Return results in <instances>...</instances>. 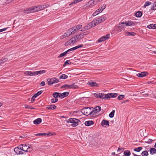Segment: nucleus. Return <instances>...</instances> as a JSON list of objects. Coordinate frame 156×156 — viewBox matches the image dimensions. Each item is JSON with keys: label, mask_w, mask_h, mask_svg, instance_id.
<instances>
[{"label": "nucleus", "mask_w": 156, "mask_h": 156, "mask_svg": "<svg viewBox=\"0 0 156 156\" xmlns=\"http://www.w3.org/2000/svg\"><path fill=\"white\" fill-rule=\"evenodd\" d=\"M63 93V97H64V98H65V97H67V96H68V95H69V92H64Z\"/></svg>", "instance_id": "52"}, {"label": "nucleus", "mask_w": 156, "mask_h": 156, "mask_svg": "<svg viewBox=\"0 0 156 156\" xmlns=\"http://www.w3.org/2000/svg\"><path fill=\"white\" fill-rule=\"evenodd\" d=\"M56 108V106L54 105H50L47 107L48 109L51 110L55 109Z\"/></svg>", "instance_id": "27"}, {"label": "nucleus", "mask_w": 156, "mask_h": 156, "mask_svg": "<svg viewBox=\"0 0 156 156\" xmlns=\"http://www.w3.org/2000/svg\"><path fill=\"white\" fill-rule=\"evenodd\" d=\"M100 12H101V10H100L99 9H97L96 11L93 14V16H96Z\"/></svg>", "instance_id": "37"}, {"label": "nucleus", "mask_w": 156, "mask_h": 156, "mask_svg": "<svg viewBox=\"0 0 156 156\" xmlns=\"http://www.w3.org/2000/svg\"><path fill=\"white\" fill-rule=\"evenodd\" d=\"M124 34L126 36H134L136 34V33L134 32H130L127 31H125L124 32Z\"/></svg>", "instance_id": "15"}, {"label": "nucleus", "mask_w": 156, "mask_h": 156, "mask_svg": "<svg viewBox=\"0 0 156 156\" xmlns=\"http://www.w3.org/2000/svg\"><path fill=\"white\" fill-rule=\"evenodd\" d=\"M118 151H120L122 152L123 151V150L122 148H118L117 150Z\"/></svg>", "instance_id": "63"}, {"label": "nucleus", "mask_w": 156, "mask_h": 156, "mask_svg": "<svg viewBox=\"0 0 156 156\" xmlns=\"http://www.w3.org/2000/svg\"><path fill=\"white\" fill-rule=\"evenodd\" d=\"M121 24H125L126 26H131L135 25V23L131 21H126L125 22H123L121 23Z\"/></svg>", "instance_id": "10"}, {"label": "nucleus", "mask_w": 156, "mask_h": 156, "mask_svg": "<svg viewBox=\"0 0 156 156\" xmlns=\"http://www.w3.org/2000/svg\"><path fill=\"white\" fill-rule=\"evenodd\" d=\"M91 28L90 26L89 25V24H88L87 25L83 27L82 29L81 30V31H84L85 30H87L89 29H90Z\"/></svg>", "instance_id": "21"}, {"label": "nucleus", "mask_w": 156, "mask_h": 156, "mask_svg": "<svg viewBox=\"0 0 156 156\" xmlns=\"http://www.w3.org/2000/svg\"><path fill=\"white\" fill-rule=\"evenodd\" d=\"M76 40H77L76 39V36L74 37H72L71 38L69 41L65 43V45L67 46L71 44L74 43L76 42Z\"/></svg>", "instance_id": "7"}, {"label": "nucleus", "mask_w": 156, "mask_h": 156, "mask_svg": "<svg viewBox=\"0 0 156 156\" xmlns=\"http://www.w3.org/2000/svg\"><path fill=\"white\" fill-rule=\"evenodd\" d=\"M109 122L107 120H103L101 122V125L104 126V125L109 126Z\"/></svg>", "instance_id": "23"}, {"label": "nucleus", "mask_w": 156, "mask_h": 156, "mask_svg": "<svg viewBox=\"0 0 156 156\" xmlns=\"http://www.w3.org/2000/svg\"><path fill=\"white\" fill-rule=\"evenodd\" d=\"M94 122L93 121H86L84 124L86 126H89L92 125H93Z\"/></svg>", "instance_id": "19"}, {"label": "nucleus", "mask_w": 156, "mask_h": 156, "mask_svg": "<svg viewBox=\"0 0 156 156\" xmlns=\"http://www.w3.org/2000/svg\"><path fill=\"white\" fill-rule=\"evenodd\" d=\"M123 27H122L119 26H118L115 28V30L117 32L119 33L122 31V30Z\"/></svg>", "instance_id": "25"}, {"label": "nucleus", "mask_w": 156, "mask_h": 156, "mask_svg": "<svg viewBox=\"0 0 156 156\" xmlns=\"http://www.w3.org/2000/svg\"><path fill=\"white\" fill-rule=\"evenodd\" d=\"M124 154L125 156H129L130 155V152L129 150L125 151L124 152Z\"/></svg>", "instance_id": "33"}, {"label": "nucleus", "mask_w": 156, "mask_h": 156, "mask_svg": "<svg viewBox=\"0 0 156 156\" xmlns=\"http://www.w3.org/2000/svg\"><path fill=\"white\" fill-rule=\"evenodd\" d=\"M142 15V13L141 11H138L135 14V16L136 17H140Z\"/></svg>", "instance_id": "30"}, {"label": "nucleus", "mask_w": 156, "mask_h": 156, "mask_svg": "<svg viewBox=\"0 0 156 156\" xmlns=\"http://www.w3.org/2000/svg\"><path fill=\"white\" fill-rule=\"evenodd\" d=\"M92 107H86L81 109V112L84 115H90L91 117V112Z\"/></svg>", "instance_id": "1"}, {"label": "nucleus", "mask_w": 156, "mask_h": 156, "mask_svg": "<svg viewBox=\"0 0 156 156\" xmlns=\"http://www.w3.org/2000/svg\"><path fill=\"white\" fill-rule=\"evenodd\" d=\"M75 50V48H74V47H73V48H70V49L66 51V52L67 53H67H68L69 52V51H72L73 50Z\"/></svg>", "instance_id": "58"}, {"label": "nucleus", "mask_w": 156, "mask_h": 156, "mask_svg": "<svg viewBox=\"0 0 156 156\" xmlns=\"http://www.w3.org/2000/svg\"><path fill=\"white\" fill-rule=\"evenodd\" d=\"M35 136H45L46 135V134L45 133H37V134H35Z\"/></svg>", "instance_id": "43"}, {"label": "nucleus", "mask_w": 156, "mask_h": 156, "mask_svg": "<svg viewBox=\"0 0 156 156\" xmlns=\"http://www.w3.org/2000/svg\"><path fill=\"white\" fill-rule=\"evenodd\" d=\"M70 85H68L66 84H65L64 85L62 86L61 87V89L66 88V89H69Z\"/></svg>", "instance_id": "32"}, {"label": "nucleus", "mask_w": 156, "mask_h": 156, "mask_svg": "<svg viewBox=\"0 0 156 156\" xmlns=\"http://www.w3.org/2000/svg\"><path fill=\"white\" fill-rule=\"evenodd\" d=\"M75 83H73L71 85H70L69 89H77L79 88V86L75 85Z\"/></svg>", "instance_id": "24"}, {"label": "nucleus", "mask_w": 156, "mask_h": 156, "mask_svg": "<svg viewBox=\"0 0 156 156\" xmlns=\"http://www.w3.org/2000/svg\"><path fill=\"white\" fill-rule=\"evenodd\" d=\"M24 74L25 75L29 76V71H26L24 73Z\"/></svg>", "instance_id": "64"}, {"label": "nucleus", "mask_w": 156, "mask_h": 156, "mask_svg": "<svg viewBox=\"0 0 156 156\" xmlns=\"http://www.w3.org/2000/svg\"><path fill=\"white\" fill-rule=\"evenodd\" d=\"M97 4V2L95 0H91L90 1L87 5L86 7L89 9L92 7L94 6Z\"/></svg>", "instance_id": "4"}, {"label": "nucleus", "mask_w": 156, "mask_h": 156, "mask_svg": "<svg viewBox=\"0 0 156 156\" xmlns=\"http://www.w3.org/2000/svg\"><path fill=\"white\" fill-rule=\"evenodd\" d=\"M28 149L27 151V152H31L33 150V148L30 147V144H29L28 147Z\"/></svg>", "instance_id": "42"}, {"label": "nucleus", "mask_w": 156, "mask_h": 156, "mask_svg": "<svg viewBox=\"0 0 156 156\" xmlns=\"http://www.w3.org/2000/svg\"><path fill=\"white\" fill-rule=\"evenodd\" d=\"M101 107L99 106H96L94 108L92 107L91 112V117H94V115L98 113L101 111Z\"/></svg>", "instance_id": "3"}, {"label": "nucleus", "mask_w": 156, "mask_h": 156, "mask_svg": "<svg viewBox=\"0 0 156 156\" xmlns=\"http://www.w3.org/2000/svg\"><path fill=\"white\" fill-rule=\"evenodd\" d=\"M99 95H100L99 96V97L101 99L109 100L110 98V97H109L108 94H105L104 93H100Z\"/></svg>", "instance_id": "9"}, {"label": "nucleus", "mask_w": 156, "mask_h": 156, "mask_svg": "<svg viewBox=\"0 0 156 156\" xmlns=\"http://www.w3.org/2000/svg\"><path fill=\"white\" fill-rule=\"evenodd\" d=\"M34 7L35 12L43 10L42 5H39L38 6H34Z\"/></svg>", "instance_id": "17"}, {"label": "nucleus", "mask_w": 156, "mask_h": 156, "mask_svg": "<svg viewBox=\"0 0 156 156\" xmlns=\"http://www.w3.org/2000/svg\"><path fill=\"white\" fill-rule=\"evenodd\" d=\"M35 96L34 95L32 97L31 101L32 102H33L35 101V99L36 98V97H34Z\"/></svg>", "instance_id": "61"}, {"label": "nucleus", "mask_w": 156, "mask_h": 156, "mask_svg": "<svg viewBox=\"0 0 156 156\" xmlns=\"http://www.w3.org/2000/svg\"><path fill=\"white\" fill-rule=\"evenodd\" d=\"M87 32H84L83 34H80L79 35H76V38L77 40L82 39L84 37V36L87 35Z\"/></svg>", "instance_id": "12"}, {"label": "nucleus", "mask_w": 156, "mask_h": 156, "mask_svg": "<svg viewBox=\"0 0 156 156\" xmlns=\"http://www.w3.org/2000/svg\"><path fill=\"white\" fill-rule=\"evenodd\" d=\"M42 120L41 118H38L33 121V123L35 125H37L41 122Z\"/></svg>", "instance_id": "20"}, {"label": "nucleus", "mask_w": 156, "mask_h": 156, "mask_svg": "<svg viewBox=\"0 0 156 156\" xmlns=\"http://www.w3.org/2000/svg\"><path fill=\"white\" fill-rule=\"evenodd\" d=\"M99 93H96L94 94V96L97 98H98L99 96Z\"/></svg>", "instance_id": "60"}, {"label": "nucleus", "mask_w": 156, "mask_h": 156, "mask_svg": "<svg viewBox=\"0 0 156 156\" xmlns=\"http://www.w3.org/2000/svg\"><path fill=\"white\" fill-rule=\"evenodd\" d=\"M150 154L151 155H152L156 154V150L154 148H152L150 149Z\"/></svg>", "instance_id": "26"}, {"label": "nucleus", "mask_w": 156, "mask_h": 156, "mask_svg": "<svg viewBox=\"0 0 156 156\" xmlns=\"http://www.w3.org/2000/svg\"><path fill=\"white\" fill-rule=\"evenodd\" d=\"M151 2L149 1H147L145 2L144 5V7H146V6H147L148 5H151Z\"/></svg>", "instance_id": "51"}, {"label": "nucleus", "mask_w": 156, "mask_h": 156, "mask_svg": "<svg viewBox=\"0 0 156 156\" xmlns=\"http://www.w3.org/2000/svg\"><path fill=\"white\" fill-rule=\"evenodd\" d=\"M35 12L34 6L28 8L24 11V13L26 14H29Z\"/></svg>", "instance_id": "6"}, {"label": "nucleus", "mask_w": 156, "mask_h": 156, "mask_svg": "<svg viewBox=\"0 0 156 156\" xmlns=\"http://www.w3.org/2000/svg\"><path fill=\"white\" fill-rule=\"evenodd\" d=\"M68 76L65 74L62 75L60 77V79H65L67 78Z\"/></svg>", "instance_id": "38"}, {"label": "nucleus", "mask_w": 156, "mask_h": 156, "mask_svg": "<svg viewBox=\"0 0 156 156\" xmlns=\"http://www.w3.org/2000/svg\"><path fill=\"white\" fill-rule=\"evenodd\" d=\"M8 59L7 58H2L0 59V65L3 63L4 62H5Z\"/></svg>", "instance_id": "40"}, {"label": "nucleus", "mask_w": 156, "mask_h": 156, "mask_svg": "<svg viewBox=\"0 0 156 156\" xmlns=\"http://www.w3.org/2000/svg\"><path fill=\"white\" fill-rule=\"evenodd\" d=\"M108 95H109V97H110V98L111 97V98H115L116 97L117 95L118 94L117 93H110L108 94Z\"/></svg>", "instance_id": "28"}, {"label": "nucleus", "mask_w": 156, "mask_h": 156, "mask_svg": "<svg viewBox=\"0 0 156 156\" xmlns=\"http://www.w3.org/2000/svg\"><path fill=\"white\" fill-rule=\"evenodd\" d=\"M59 97L60 98H64L63 97V93H59Z\"/></svg>", "instance_id": "62"}, {"label": "nucleus", "mask_w": 156, "mask_h": 156, "mask_svg": "<svg viewBox=\"0 0 156 156\" xmlns=\"http://www.w3.org/2000/svg\"><path fill=\"white\" fill-rule=\"evenodd\" d=\"M148 74V73L147 72H143L137 74L136 75L138 77H143L146 76Z\"/></svg>", "instance_id": "11"}, {"label": "nucleus", "mask_w": 156, "mask_h": 156, "mask_svg": "<svg viewBox=\"0 0 156 156\" xmlns=\"http://www.w3.org/2000/svg\"><path fill=\"white\" fill-rule=\"evenodd\" d=\"M59 93L55 92L53 94L52 96L54 98H57L59 97Z\"/></svg>", "instance_id": "34"}, {"label": "nucleus", "mask_w": 156, "mask_h": 156, "mask_svg": "<svg viewBox=\"0 0 156 156\" xmlns=\"http://www.w3.org/2000/svg\"><path fill=\"white\" fill-rule=\"evenodd\" d=\"M90 26L91 28L94 27L98 24L97 22L95 21V20L94 19L90 23H89Z\"/></svg>", "instance_id": "18"}, {"label": "nucleus", "mask_w": 156, "mask_h": 156, "mask_svg": "<svg viewBox=\"0 0 156 156\" xmlns=\"http://www.w3.org/2000/svg\"><path fill=\"white\" fill-rule=\"evenodd\" d=\"M88 85H90V86H91L92 87H97L98 86V85L96 83H95L94 82H88Z\"/></svg>", "instance_id": "22"}, {"label": "nucleus", "mask_w": 156, "mask_h": 156, "mask_svg": "<svg viewBox=\"0 0 156 156\" xmlns=\"http://www.w3.org/2000/svg\"><path fill=\"white\" fill-rule=\"evenodd\" d=\"M53 82V83H57L59 82V80L55 77L52 78Z\"/></svg>", "instance_id": "39"}, {"label": "nucleus", "mask_w": 156, "mask_h": 156, "mask_svg": "<svg viewBox=\"0 0 156 156\" xmlns=\"http://www.w3.org/2000/svg\"><path fill=\"white\" fill-rule=\"evenodd\" d=\"M142 156H147L148 155V153L147 151H144L141 153Z\"/></svg>", "instance_id": "36"}, {"label": "nucleus", "mask_w": 156, "mask_h": 156, "mask_svg": "<svg viewBox=\"0 0 156 156\" xmlns=\"http://www.w3.org/2000/svg\"><path fill=\"white\" fill-rule=\"evenodd\" d=\"M106 5L103 4L101 5V6L99 8V9L100 10H101V12L105 8Z\"/></svg>", "instance_id": "41"}, {"label": "nucleus", "mask_w": 156, "mask_h": 156, "mask_svg": "<svg viewBox=\"0 0 156 156\" xmlns=\"http://www.w3.org/2000/svg\"><path fill=\"white\" fill-rule=\"evenodd\" d=\"M153 140L151 139H149L147 140V141H145V142L148 144L151 143Z\"/></svg>", "instance_id": "59"}, {"label": "nucleus", "mask_w": 156, "mask_h": 156, "mask_svg": "<svg viewBox=\"0 0 156 156\" xmlns=\"http://www.w3.org/2000/svg\"><path fill=\"white\" fill-rule=\"evenodd\" d=\"M155 24H151L147 26V28L149 29H154Z\"/></svg>", "instance_id": "45"}, {"label": "nucleus", "mask_w": 156, "mask_h": 156, "mask_svg": "<svg viewBox=\"0 0 156 156\" xmlns=\"http://www.w3.org/2000/svg\"><path fill=\"white\" fill-rule=\"evenodd\" d=\"M115 112V111L114 110H113L109 114V116L110 118H113L114 115V113Z\"/></svg>", "instance_id": "44"}, {"label": "nucleus", "mask_w": 156, "mask_h": 156, "mask_svg": "<svg viewBox=\"0 0 156 156\" xmlns=\"http://www.w3.org/2000/svg\"><path fill=\"white\" fill-rule=\"evenodd\" d=\"M42 6L43 7V9H44L49 6V4H44L42 5Z\"/></svg>", "instance_id": "56"}, {"label": "nucleus", "mask_w": 156, "mask_h": 156, "mask_svg": "<svg viewBox=\"0 0 156 156\" xmlns=\"http://www.w3.org/2000/svg\"><path fill=\"white\" fill-rule=\"evenodd\" d=\"M25 107L27 109H34L35 108H34L33 107H32L30 105H25Z\"/></svg>", "instance_id": "50"}, {"label": "nucleus", "mask_w": 156, "mask_h": 156, "mask_svg": "<svg viewBox=\"0 0 156 156\" xmlns=\"http://www.w3.org/2000/svg\"><path fill=\"white\" fill-rule=\"evenodd\" d=\"M82 0H74L73 2L69 4V5H71L73 4L77 3Z\"/></svg>", "instance_id": "31"}, {"label": "nucleus", "mask_w": 156, "mask_h": 156, "mask_svg": "<svg viewBox=\"0 0 156 156\" xmlns=\"http://www.w3.org/2000/svg\"><path fill=\"white\" fill-rule=\"evenodd\" d=\"M110 36V34H108L105 36H104L100 37L98 40V41L99 42H102L105 41L106 40L108 39Z\"/></svg>", "instance_id": "8"}, {"label": "nucleus", "mask_w": 156, "mask_h": 156, "mask_svg": "<svg viewBox=\"0 0 156 156\" xmlns=\"http://www.w3.org/2000/svg\"><path fill=\"white\" fill-rule=\"evenodd\" d=\"M21 150H20L19 147H15L14 149V151L18 154H23V153L21 151Z\"/></svg>", "instance_id": "14"}, {"label": "nucleus", "mask_w": 156, "mask_h": 156, "mask_svg": "<svg viewBox=\"0 0 156 156\" xmlns=\"http://www.w3.org/2000/svg\"><path fill=\"white\" fill-rule=\"evenodd\" d=\"M80 122L78 119L74 118H70L68 122L72 123L71 126L73 127H75L78 124L79 122Z\"/></svg>", "instance_id": "2"}, {"label": "nucleus", "mask_w": 156, "mask_h": 156, "mask_svg": "<svg viewBox=\"0 0 156 156\" xmlns=\"http://www.w3.org/2000/svg\"><path fill=\"white\" fill-rule=\"evenodd\" d=\"M142 149V147H139L137 148H136L134 149V151L136 152H139Z\"/></svg>", "instance_id": "47"}, {"label": "nucleus", "mask_w": 156, "mask_h": 156, "mask_svg": "<svg viewBox=\"0 0 156 156\" xmlns=\"http://www.w3.org/2000/svg\"><path fill=\"white\" fill-rule=\"evenodd\" d=\"M83 45L82 44H81L80 45H78V46H76V47H74V48H75V50H76L79 48H81L83 46Z\"/></svg>", "instance_id": "57"}, {"label": "nucleus", "mask_w": 156, "mask_h": 156, "mask_svg": "<svg viewBox=\"0 0 156 156\" xmlns=\"http://www.w3.org/2000/svg\"><path fill=\"white\" fill-rule=\"evenodd\" d=\"M67 54V53L65 51L64 52L61 53L59 56H58V58H60L62 57L65 56Z\"/></svg>", "instance_id": "46"}, {"label": "nucleus", "mask_w": 156, "mask_h": 156, "mask_svg": "<svg viewBox=\"0 0 156 156\" xmlns=\"http://www.w3.org/2000/svg\"><path fill=\"white\" fill-rule=\"evenodd\" d=\"M75 28L73 27L72 28L69 29L67 31V33H68L69 35L73 34L76 31V30L75 29Z\"/></svg>", "instance_id": "13"}, {"label": "nucleus", "mask_w": 156, "mask_h": 156, "mask_svg": "<svg viewBox=\"0 0 156 156\" xmlns=\"http://www.w3.org/2000/svg\"><path fill=\"white\" fill-rule=\"evenodd\" d=\"M98 24L101 23L106 19V17L105 16H101L99 18L94 19Z\"/></svg>", "instance_id": "5"}, {"label": "nucleus", "mask_w": 156, "mask_h": 156, "mask_svg": "<svg viewBox=\"0 0 156 156\" xmlns=\"http://www.w3.org/2000/svg\"><path fill=\"white\" fill-rule=\"evenodd\" d=\"M124 98V96L123 95L121 94L119 95L117 98V99L119 100H121Z\"/></svg>", "instance_id": "49"}, {"label": "nucleus", "mask_w": 156, "mask_h": 156, "mask_svg": "<svg viewBox=\"0 0 156 156\" xmlns=\"http://www.w3.org/2000/svg\"><path fill=\"white\" fill-rule=\"evenodd\" d=\"M75 27V29L76 30H76H78L80 29H81L82 27V25H76V26H74L73 27Z\"/></svg>", "instance_id": "35"}, {"label": "nucleus", "mask_w": 156, "mask_h": 156, "mask_svg": "<svg viewBox=\"0 0 156 156\" xmlns=\"http://www.w3.org/2000/svg\"><path fill=\"white\" fill-rule=\"evenodd\" d=\"M37 75L39 74H41L44 73L45 72V71L44 70H40L37 71Z\"/></svg>", "instance_id": "55"}, {"label": "nucleus", "mask_w": 156, "mask_h": 156, "mask_svg": "<svg viewBox=\"0 0 156 156\" xmlns=\"http://www.w3.org/2000/svg\"><path fill=\"white\" fill-rule=\"evenodd\" d=\"M48 84L51 86L53 84L52 78L51 79L48 78L47 79Z\"/></svg>", "instance_id": "29"}, {"label": "nucleus", "mask_w": 156, "mask_h": 156, "mask_svg": "<svg viewBox=\"0 0 156 156\" xmlns=\"http://www.w3.org/2000/svg\"><path fill=\"white\" fill-rule=\"evenodd\" d=\"M71 62H70V60H68L66 61L63 65V66H65L66 64H70Z\"/></svg>", "instance_id": "53"}, {"label": "nucleus", "mask_w": 156, "mask_h": 156, "mask_svg": "<svg viewBox=\"0 0 156 156\" xmlns=\"http://www.w3.org/2000/svg\"><path fill=\"white\" fill-rule=\"evenodd\" d=\"M29 144H22V149L23 151L26 152L28 149V147Z\"/></svg>", "instance_id": "16"}, {"label": "nucleus", "mask_w": 156, "mask_h": 156, "mask_svg": "<svg viewBox=\"0 0 156 156\" xmlns=\"http://www.w3.org/2000/svg\"><path fill=\"white\" fill-rule=\"evenodd\" d=\"M58 101V99L56 98H52L51 99V102L52 103H55L57 102Z\"/></svg>", "instance_id": "54"}, {"label": "nucleus", "mask_w": 156, "mask_h": 156, "mask_svg": "<svg viewBox=\"0 0 156 156\" xmlns=\"http://www.w3.org/2000/svg\"><path fill=\"white\" fill-rule=\"evenodd\" d=\"M43 92V91L42 90H40L38 91L37 93L35 94L34 95L35 96L34 97H36L41 94Z\"/></svg>", "instance_id": "48"}]
</instances>
